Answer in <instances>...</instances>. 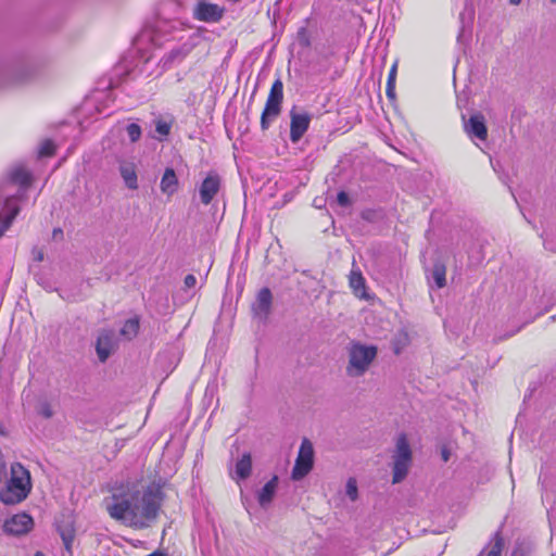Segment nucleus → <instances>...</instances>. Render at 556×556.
<instances>
[{
  "mask_svg": "<svg viewBox=\"0 0 556 556\" xmlns=\"http://www.w3.org/2000/svg\"><path fill=\"white\" fill-rule=\"evenodd\" d=\"M178 178L172 167H167L162 176L160 188L166 195H173L178 190Z\"/></svg>",
  "mask_w": 556,
  "mask_h": 556,
  "instance_id": "obj_17",
  "label": "nucleus"
},
{
  "mask_svg": "<svg viewBox=\"0 0 556 556\" xmlns=\"http://www.w3.org/2000/svg\"><path fill=\"white\" fill-rule=\"evenodd\" d=\"M35 556H45L41 552H37Z\"/></svg>",
  "mask_w": 556,
  "mask_h": 556,
  "instance_id": "obj_42",
  "label": "nucleus"
},
{
  "mask_svg": "<svg viewBox=\"0 0 556 556\" xmlns=\"http://www.w3.org/2000/svg\"><path fill=\"white\" fill-rule=\"evenodd\" d=\"M278 488V477L274 476L257 493V501L261 507L266 508L273 502Z\"/></svg>",
  "mask_w": 556,
  "mask_h": 556,
  "instance_id": "obj_16",
  "label": "nucleus"
},
{
  "mask_svg": "<svg viewBox=\"0 0 556 556\" xmlns=\"http://www.w3.org/2000/svg\"><path fill=\"white\" fill-rule=\"evenodd\" d=\"M31 254H33V258H34L35 262H42L43 261L45 254H43V251L41 249L34 248L33 251H31Z\"/></svg>",
  "mask_w": 556,
  "mask_h": 556,
  "instance_id": "obj_34",
  "label": "nucleus"
},
{
  "mask_svg": "<svg viewBox=\"0 0 556 556\" xmlns=\"http://www.w3.org/2000/svg\"><path fill=\"white\" fill-rule=\"evenodd\" d=\"M162 486L151 483L121 494H113L106 504L111 518L136 530L150 528L157 519L164 501Z\"/></svg>",
  "mask_w": 556,
  "mask_h": 556,
  "instance_id": "obj_1",
  "label": "nucleus"
},
{
  "mask_svg": "<svg viewBox=\"0 0 556 556\" xmlns=\"http://www.w3.org/2000/svg\"><path fill=\"white\" fill-rule=\"evenodd\" d=\"M283 101V83L277 78L269 90L265 108L261 115V129L267 130L271 123L280 115Z\"/></svg>",
  "mask_w": 556,
  "mask_h": 556,
  "instance_id": "obj_7",
  "label": "nucleus"
},
{
  "mask_svg": "<svg viewBox=\"0 0 556 556\" xmlns=\"http://www.w3.org/2000/svg\"><path fill=\"white\" fill-rule=\"evenodd\" d=\"M377 352L378 350L375 345H365L359 342L352 343L349 349L346 374L351 377L364 375L376 358Z\"/></svg>",
  "mask_w": 556,
  "mask_h": 556,
  "instance_id": "obj_5",
  "label": "nucleus"
},
{
  "mask_svg": "<svg viewBox=\"0 0 556 556\" xmlns=\"http://www.w3.org/2000/svg\"><path fill=\"white\" fill-rule=\"evenodd\" d=\"M31 490L29 471L20 463L11 466V478L5 489L0 491V501L5 505L23 502Z\"/></svg>",
  "mask_w": 556,
  "mask_h": 556,
  "instance_id": "obj_4",
  "label": "nucleus"
},
{
  "mask_svg": "<svg viewBox=\"0 0 556 556\" xmlns=\"http://www.w3.org/2000/svg\"><path fill=\"white\" fill-rule=\"evenodd\" d=\"M39 414L42 415L45 418H51L53 415V410L48 403H43L40 406Z\"/></svg>",
  "mask_w": 556,
  "mask_h": 556,
  "instance_id": "obj_33",
  "label": "nucleus"
},
{
  "mask_svg": "<svg viewBox=\"0 0 556 556\" xmlns=\"http://www.w3.org/2000/svg\"><path fill=\"white\" fill-rule=\"evenodd\" d=\"M462 119L464 124V130L470 139H478L480 141L486 140L488 127L485 117L482 113L475 112L470 115L469 118H466V115L462 114Z\"/></svg>",
  "mask_w": 556,
  "mask_h": 556,
  "instance_id": "obj_10",
  "label": "nucleus"
},
{
  "mask_svg": "<svg viewBox=\"0 0 556 556\" xmlns=\"http://www.w3.org/2000/svg\"><path fill=\"white\" fill-rule=\"evenodd\" d=\"M446 267L443 263L437 262L433 264L431 278L438 288H443L446 285Z\"/></svg>",
  "mask_w": 556,
  "mask_h": 556,
  "instance_id": "obj_22",
  "label": "nucleus"
},
{
  "mask_svg": "<svg viewBox=\"0 0 556 556\" xmlns=\"http://www.w3.org/2000/svg\"><path fill=\"white\" fill-rule=\"evenodd\" d=\"M412 450L405 433L399 434L396 439L395 451L393 454V477L392 483L396 484L402 482L412 464Z\"/></svg>",
  "mask_w": 556,
  "mask_h": 556,
  "instance_id": "obj_6",
  "label": "nucleus"
},
{
  "mask_svg": "<svg viewBox=\"0 0 556 556\" xmlns=\"http://www.w3.org/2000/svg\"><path fill=\"white\" fill-rule=\"evenodd\" d=\"M350 287L356 295H363L365 291V279L359 270H352L350 274Z\"/></svg>",
  "mask_w": 556,
  "mask_h": 556,
  "instance_id": "obj_24",
  "label": "nucleus"
},
{
  "mask_svg": "<svg viewBox=\"0 0 556 556\" xmlns=\"http://www.w3.org/2000/svg\"><path fill=\"white\" fill-rule=\"evenodd\" d=\"M119 173L125 185L129 189L135 190L138 188V178L136 173V166L134 163H123L119 166Z\"/></svg>",
  "mask_w": 556,
  "mask_h": 556,
  "instance_id": "obj_19",
  "label": "nucleus"
},
{
  "mask_svg": "<svg viewBox=\"0 0 556 556\" xmlns=\"http://www.w3.org/2000/svg\"><path fill=\"white\" fill-rule=\"evenodd\" d=\"M3 211H0L2 213ZM9 214L2 215L0 214V238L3 236L4 231L11 226L13 220L15 219L17 213L20 211H7Z\"/></svg>",
  "mask_w": 556,
  "mask_h": 556,
  "instance_id": "obj_26",
  "label": "nucleus"
},
{
  "mask_svg": "<svg viewBox=\"0 0 556 556\" xmlns=\"http://www.w3.org/2000/svg\"><path fill=\"white\" fill-rule=\"evenodd\" d=\"M273 304V294L269 288H262L257 295L255 302L252 304V311L255 316L261 319H266L271 311Z\"/></svg>",
  "mask_w": 556,
  "mask_h": 556,
  "instance_id": "obj_15",
  "label": "nucleus"
},
{
  "mask_svg": "<svg viewBox=\"0 0 556 556\" xmlns=\"http://www.w3.org/2000/svg\"><path fill=\"white\" fill-rule=\"evenodd\" d=\"M115 348V333L113 330L103 329L100 331L97 342L96 352L101 363H105L111 356Z\"/></svg>",
  "mask_w": 556,
  "mask_h": 556,
  "instance_id": "obj_14",
  "label": "nucleus"
},
{
  "mask_svg": "<svg viewBox=\"0 0 556 556\" xmlns=\"http://www.w3.org/2000/svg\"><path fill=\"white\" fill-rule=\"evenodd\" d=\"M34 528V519L26 513H20L13 515L7 519L3 523V532L9 535H24Z\"/></svg>",
  "mask_w": 556,
  "mask_h": 556,
  "instance_id": "obj_12",
  "label": "nucleus"
},
{
  "mask_svg": "<svg viewBox=\"0 0 556 556\" xmlns=\"http://www.w3.org/2000/svg\"><path fill=\"white\" fill-rule=\"evenodd\" d=\"M220 188V175L215 170L208 172L198 189L201 203L203 205L211 204L213 199L219 193Z\"/></svg>",
  "mask_w": 556,
  "mask_h": 556,
  "instance_id": "obj_11",
  "label": "nucleus"
},
{
  "mask_svg": "<svg viewBox=\"0 0 556 556\" xmlns=\"http://www.w3.org/2000/svg\"><path fill=\"white\" fill-rule=\"evenodd\" d=\"M552 2H556V0H551Z\"/></svg>",
  "mask_w": 556,
  "mask_h": 556,
  "instance_id": "obj_43",
  "label": "nucleus"
},
{
  "mask_svg": "<svg viewBox=\"0 0 556 556\" xmlns=\"http://www.w3.org/2000/svg\"><path fill=\"white\" fill-rule=\"evenodd\" d=\"M450 450L446 446H443L441 450V456L444 462H447L450 459Z\"/></svg>",
  "mask_w": 556,
  "mask_h": 556,
  "instance_id": "obj_38",
  "label": "nucleus"
},
{
  "mask_svg": "<svg viewBox=\"0 0 556 556\" xmlns=\"http://www.w3.org/2000/svg\"><path fill=\"white\" fill-rule=\"evenodd\" d=\"M139 318L138 317H135V318H129L125 321V324L123 325L122 329H121V334L123 337H125L126 339L128 340H131L132 338H135L139 331Z\"/></svg>",
  "mask_w": 556,
  "mask_h": 556,
  "instance_id": "obj_23",
  "label": "nucleus"
},
{
  "mask_svg": "<svg viewBox=\"0 0 556 556\" xmlns=\"http://www.w3.org/2000/svg\"><path fill=\"white\" fill-rule=\"evenodd\" d=\"M504 546V540L500 532H496L494 535V542L491 549L486 553L485 556H501L502 549Z\"/></svg>",
  "mask_w": 556,
  "mask_h": 556,
  "instance_id": "obj_28",
  "label": "nucleus"
},
{
  "mask_svg": "<svg viewBox=\"0 0 556 556\" xmlns=\"http://www.w3.org/2000/svg\"><path fill=\"white\" fill-rule=\"evenodd\" d=\"M323 217H324L327 222H329V224H330L331 226H333V225H334L333 217H332L331 215H329V214H328V212H327L326 214H324V215H323Z\"/></svg>",
  "mask_w": 556,
  "mask_h": 556,
  "instance_id": "obj_39",
  "label": "nucleus"
},
{
  "mask_svg": "<svg viewBox=\"0 0 556 556\" xmlns=\"http://www.w3.org/2000/svg\"><path fill=\"white\" fill-rule=\"evenodd\" d=\"M54 151H55L54 142L52 140L47 139L43 142H41L39 150H38V155L40 157L52 156L54 154Z\"/></svg>",
  "mask_w": 556,
  "mask_h": 556,
  "instance_id": "obj_29",
  "label": "nucleus"
},
{
  "mask_svg": "<svg viewBox=\"0 0 556 556\" xmlns=\"http://www.w3.org/2000/svg\"><path fill=\"white\" fill-rule=\"evenodd\" d=\"M357 484L356 480L353 478H350L346 482V495L350 497L351 501H355L357 498Z\"/></svg>",
  "mask_w": 556,
  "mask_h": 556,
  "instance_id": "obj_31",
  "label": "nucleus"
},
{
  "mask_svg": "<svg viewBox=\"0 0 556 556\" xmlns=\"http://www.w3.org/2000/svg\"><path fill=\"white\" fill-rule=\"evenodd\" d=\"M58 532L63 541L67 552L72 551V544L75 538V528L72 521H62L58 525Z\"/></svg>",
  "mask_w": 556,
  "mask_h": 556,
  "instance_id": "obj_18",
  "label": "nucleus"
},
{
  "mask_svg": "<svg viewBox=\"0 0 556 556\" xmlns=\"http://www.w3.org/2000/svg\"><path fill=\"white\" fill-rule=\"evenodd\" d=\"M31 175L23 166H16L9 173V179L0 184V208H22L29 205L26 195L31 186Z\"/></svg>",
  "mask_w": 556,
  "mask_h": 556,
  "instance_id": "obj_3",
  "label": "nucleus"
},
{
  "mask_svg": "<svg viewBox=\"0 0 556 556\" xmlns=\"http://www.w3.org/2000/svg\"><path fill=\"white\" fill-rule=\"evenodd\" d=\"M510 556H523V553L521 549H514Z\"/></svg>",
  "mask_w": 556,
  "mask_h": 556,
  "instance_id": "obj_40",
  "label": "nucleus"
},
{
  "mask_svg": "<svg viewBox=\"0 0 556 556\" xmlns=\"http://www.w3.org/2000/svg\"><path fill=\"white\" fill-rule=\"evenodd\" d=\"M156 36L167 37L166 41H177L161 59L164 68L180 64L194 48L203 42L201 33L182 28L178 21L160 23L156 27Z\"/></svg>",
  "mask_w": 556,
  "mask_h": 556,
  "instance_id": "obj_2",
  "label": "nucleus"
},
{
  "mask_svg": "<svg viewBox=\"0 0 556 556\" xmlns=\"http://www.w3.org/2000/svg\"><path fill=\"white\" fill-rule=\"evenodd\" d=\"M52 239L53 240H62L63 239V230L60 227H56L52 231Z\"/></svg>",
  "mask_w": 556,
  "mask_h": 556,
  "instance_id": "obj_36",
  "label": "nucleus"
},
{
  "mask_svg": "<svg viewBox=\"0 0 556 556\" xmlns=\"http://www.w3.org/2000/svg\"><path fill=\"white\" fill-rule=\"evenodd\" d=\"M252 470V458L250 453H245L236 464V475L240 480L250 477Z\"/></svg>",
  "mask_w": 556,
  "mask_h": 556,
  "instance_id": "obj_20",
  "label": "nucleus"
},
{
  "mask_svg": "<svg viewBox=\"0 0 556 556\" xmlns=\"http://www.w3.org/2000/svg\"><path fill=\"white\" fill-rule=\"evenodd\" d=\"M296 41L298 43L303 47L307 48L311 46V39L309 34L305 27H301L296 33Z\"/></svg>",
  "mask_w": 556,
  "mask_h": 556,
  "instance_id": "obj_30",
  "label": "nucleus"
},
{
  "mask_svg": "<svg viewBox=\"0 0 556 556\" xmlns=\"http://www.w3.org/2000/svg\"><path fill=\"white\" fill-rule=\"evenodd\" d=\"M375 213H376V211H371V210L362 211V217L368 222H372Z\"/></svg>",
  "mask_w": 556,
  "mask_h": 556,
  "instance_id": "obj_37",
  "label": "nucleus"
},
{
  "mask_svg": "<svg viewBox=\"0 0 556 556\" xmlns=\"http://www.w3.org/2000/svg\"><path fill=\"white\" fill-rule=\"evenodd\" d=\"M127 136L131 143H135L140 140L142 130L141 127L137 123H130L125 127Z\"/></svg>",
  "mask_w": 556,
  "mask_h": 556,
  "instance_id": "obj_27",
  "label": "nucleus"
},
{
  "mask_svg": "<svg viewBox=\"0 0 556 556\" xmlns=\"http://www.w3.org/2000/svg\"><path fill=\"white\" fill-rule=\"evenodd\" d=\"M337 202L341 206H348L350 205V197L345 191H340L337 194Z\"/></svg>",
  "mask_w": 556,
  "mask_h": 556,
  "instance_id": "obj_32",
  "label": "nucleus"
},
{
  "mask_svg": "<svg viewBox=\"0 0 556 556\" xmlns=\"http://www.w3.org/2000/svg\"><path fill=\"white\" fill-rule=\"evenodd\" d=\"M521 0H509V3L513 4V5H518L520 4Z\"/></svg>",
  "mask_w": 556,
  "mask_h": 556,
  "instance_id": "obj_41",
  "label": "nucleus"
},
{
  "mask_svg": "<svg viewBox=\"0 0 556 556\" xmlns=\"http://www.w3.org/2000/svg\"><path fill=\"white\" fill-rule=\"evenodd\" d=\"M224 8L206 1H199L193 9V17L206 23H216L224 15Z\"/></svg>",
  "mask_w": 556,
  "mask_h": 556,
  "instance_id": "obj_13",
  "label": "nucleus"
},
{
  "mask_svg": "<svg viewBox=\"0 0 556 556\" xmlns=\"http://www.w3.org/2000/svg\"><path fill=\"white\" fill-rule=\"evenodd\" d=\"M396 68H397V65H396V63H394V64L392 65V67L390 68V71H389V75H388V81H387L386 93H387V97H388L391 101H394V100H395V78H396Z\"/></svg>",
  "mask_w": 556,
  "mask_h": 556,
  "instance_id": "obj_25",
  "label": "nucleus"
},
{
  "mask_svg": "<svg viewBox=\"0 0 556 556\" xmlns=\"http://www.w3.org/2000/svg\"><path fill=\"white\" fill-rule=\"evenodd\" d=\"M174 121V117L169 115L154 119L155 131L159 134L157 139L160 141L164 140L169 135Z\"/></svg>",
  "mask_w": 556,
  "mask_h": 556,
  "instance_id": "obj_21",
  "label": "nucleus"
},
{
  "mask_svg": "<svg viewBox=\"0 0 556 556\" xmlns=\"http://www.w3.org/2000/svg\"><path fill=\"white\" fill-rule=\"evenodd\" d=\"M312 121L311 114L302 112L293 106L290 110V140L292 143L299 142L309 128Z\"/></svg>",
  "mask_w": 556,
  "mask_h": 556,
  "instance_id": "obj_9",
  "label": "nucleus"
},
{
  "mask_svg": "<svg viewBox=\"0 0 556 556\" xmlns=\"http://www.w3.org/2000/svg\"><path fill=\"white\" fill-rule=\"evenodd\" d=\"M314 465V448L312 443L304 439L301 443L295 464L291 471L294 481L302 480L312 470Z\"/></svg>",
  "mask_w": 556,
  "mask_h": 556,
  "instance_id": "obj_8",
  "label": "nucleus"
},
{
  "mask_svg": "<svg viewBox=\"0 0 556 556\" xmlns=\"http://www.w3.org/2000/svg\"><path fill=\"white\" fill-rule=\"evenodd\" d=\"M184 283L187 288H192L197 283V278L192 274H189L185 277Z\"/></svg>",
  "mask_w": 556,
  "mask_h": 556,
  "instance_id": "obj_35",
  "label": "nucleus"
}]
</instances>
